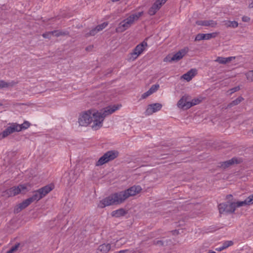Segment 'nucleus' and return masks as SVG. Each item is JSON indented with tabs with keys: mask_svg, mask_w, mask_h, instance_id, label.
<instances>
[{
	"mask_svg": "<svg viewBox=\"0 0 253 253\" xmlns=\"http://www.w3.org/2000/svg\"><path fill=\"white\" fill-rule=\"evenodd\" d=\"M99 117L98 111L88 110L80 114L78 123L79 125L82 126H87L92 124V128L97 130L102 126V118Z\"/></svg>",
	"mask_w": 253,
	"mask_h": 253,
	"instance_id": "f257e3e1",
	"label": "nucleus"
},
{
	"mask_svg": "<svg viewBox=\"0 0 253 253\" xmlns=\"http://www.w3.org/2000/svg\"><path fill=\"white\" fill-rule=\"evenodd\" d=\"M126 199V190L113 194L101 200L98 204L100 208L123 203Z\"/></svg>",
	"mask_w": 253,
	"mask_h": 253,
	"instance_id": "f03ea898",
	"label": "nucleus"
},
{
	"mask_svg": "<svg viewBox=\"0 0 253 253\" xmlns=\"http://www.w3.org/2000/svg\"><path fill=\"white\" fill-rule=\"evenodd\" d=\"M242 203V201L239 202H228L225 203H222L218 205V209L220 213H224V212H233L236 208L244 206V205H242L240 203Z\"/></svg>",
	"mask_w": 253,
	"mask_h": 253,
	"instance_id": "7ed1b4c3",
	"label": "nucleus"
},
{
	"mask_svg": "<svg viewBox=\"0 0 253 253\" xmlns=\"http://www.w3.org/2000/svg\"><path fill=\"white\" fill-rule=\"evenodd\" d=\"M28 191L27 184H21L18 186L12 187L3 193V196L5 197L14 196L20 193L24 194Z\"/></svg>",
	"mask_w": 253,
	"mask_h": 253,
	"instance_id": "20e7f679",
	"label": "nucleus"
},
{
	"mask_svg": "<svg viewBox=\"0 0 253 253\" xmlns=\"http://www.w3.org/2000/svg\"><path fill=\"white\" fill-rule=\"evenodd\" d=\"M188 48H184L173 54H169L164 59L166 62H176L182 59L188 53Z\"/></svg>",
	"mask_w": 253,
	"mask_h": 253,
	"instance_id": "39448f33",
	"label": "nucleus"
},
{
	"mask_svg": "<svg viewBox=\"0 0 253 253\" xmlns=\"http://www.w3.org/2000/svg\"><path fill=\"white\" fill-rule=\"evenodd\" d=\"M118 156V152L116 151H109L105 153L96 162V166H102L103 164L112 161L117 158Z\"/></svg>",
	"mask_w": 253,
	"mask_h": 253,
	"instance_id": "423d86ee",
	"label": "nucleus"
},
{
	"mask_svg": "<svg viewBox=\"0 0 253 253\" xmlns=\"http://www.w3.org/2000/svg\"><path fill=\"white\" fill-rule=\"evenodd\" d=\"M147 46V43L143 41L141 43L138 44L133 49L132 52L129 54L128 58L129 61H133L141 54Z\"/></svg>",
	"mask_w": 253,
	"mask_h": 253,
	"instance_id": "0eeeda50",
	"label": "nucleus"
},
{
	"mask_svg": "<svg viewBox=\"0 0 253 253\" xmlns=\"http://www.w3.org/2000/svg\"><path fill=\"white\" fill-rule=\"evenodd\" d=\"M9 125L3 131L0 132V140L7 137L14 132L20 131V127L19 126V124L12 123L9 124Z\"/></svg>",
	"mask_w": 253,
	"mask_h": 253,
	"instance_id": "6e6552de",
	"label": "nucleus"
},
{
	"mask_svg": "<svg viewBox=\"0 0 253 253\" xmlns=\"http://www.w3.org/2000/svg\"><path fill=\"white\" fill-rule=\"evenodd\" d=\"M190 96L189 94H184L178 100L176 103L177 107L183 110L190 109Z\"/></svg>",
	"mask_w": 253,
	"mask_h": 253,
	"instance_id": "1a4fd4ad",
	"label": "nucleus"
},
{
	"mask_svg": "<svg viewBox=\"0 0 253 253\" xmlns=\"http://www.w3.org/2000/svg\"><path fill=\"white\" fill-rule=\"evenodd\" d=\"M120 108V106L119 105H113L107 106L104 108L102 112L98 111V114L100 116L99 117L102 118V122L106 117L113 114Z\"/></svg>",
	"mask_w": 253,
	"mask_h": 253,
	"instance_id": "9d476101",
	"label": "nucleus"
},
{
	"mask_svg": "<svg viewBox=\"0 0 253 253\" xmlns=\"http://www.w3.org/2000/svg\"><path fill=\"white\" fill-rule=\"evenodd\" d=\"M162 108V105L159 103H156L149 104L148 105L145 114L147 116L152 115L153 113L158 112Z\"/></svg>",
	"mask_w": 253,
	"mask_h": 253,
	"instance_id": "9b49d317",
	"label": "nucleus"
},
{
	"mask_svg": "<svg viewBox=\"0 0 253 253\" xmlns=\"http://www.w3.org/2000/svg\"><path fill=\"white\" fill-rule=\"evenodd\" d=\"M167 0H156L150 8L148 13L150 15H154Z\"/></svg>",
	"mask_w": 253,
	"mask_h": 253,
	"instance_id": "f8f14e48",
	"label": "nucleus"
},
{
	"mask_svg": "<svg viewBox=\"0 0 253 253\" xmlns=\"http://www.w3.org/2000/svg\"><path fill=\"white\" fill-rule=\"evenodd\" d=\"M219 34L218 32H215L208 34H198L195 37V41L208 40L215 38Z\"/></svg>",
	"mask_w": 253,
	"mask_h": 253,
	"instance_id": "ddd939ff",
	"label": "nucleus"
},
{
	"mask_svg": "<svg viewBox=\"0 0 253 253\" xmlns=\"http://www.w3.org/2000/svg\"><path fill=\"white\" fill-rule=\"evenodd\" d=\"M197 74V70L196 69H192L185 74H183L181 79L187 82L190 81Z\"/></svg>",
	"mask_w": 253,
	"mask_h": 253,
	"instance_id": "4468645a",
	"label": "nucleus"
},
{
	"mask_svg": "<svg viewBox=\"0 0 253 253\" xmlns=\"http://www.w3.org/2000/svg\"><path fill=\"white\" fill-rule=\"evenodd\" d=\"M31 203H32L29 198L27 199L21 203L19 204L14 208V211L15 213H18L23 209L27 207Z\"/></svg>",
	"mask_w": 253,
	"mask_h": 253,
	"instance_id": "2eb2a0df",
	"label": "nucleus"
},
{
	"mask_svg": "<svg viewBox=\"0 0 253 253\" xmlns=\"http://www.w3.org/2000/svg\"><path fill=\"white\" fill-rule=\"evenodd\" d=\"M142 190V188L140 186H133L127 189V197L133 196L139 194Z\"/></svg>",
	"mask_w": 253,
	"mask_h": 253,
	"instance_id": "dca6fc26",
	"label": "nucleus"
},
{
	"mask_svg": "<svg viewBox=\"0 0 253 253\" xmlns=\"http://www.w3.org/2000/svg\"><path fill=\"white\" fill-rule=\"evenodd\" d=\"M142 15V12H138L130 14L127 18V25H130L137 21Z\"/></svg>",
	"mask_w": 253,
	"mask_h": 253,
	"instance_id": "f3484780",
	"label": "nucleus"
},
{
	"mask_svg": "<svg viewBox=\"0 0 253 253\" xmlns=\"http://www.w3.org/2000/svg\"><path fill=\"white\" fill-rule=\"evenodd\" d=\"M112 249L111 244H103L99 246L97 251L100 253H107Z\"/></svg>",
	"mask_w": 253,
	"mask_h": 253,
	"instance_id": "a211bd4d",
	"label": "nucleus"
},
{
	"mask_svg": "<svg viewBox=\"0 0 253 253\" xmlns=\"http://www.w3.org/2000/svg\"><path fill=\"white\" fill-rule=\"evenodd\" d=\"M196 24L198 25L203 26H211L212 27H215L216 25V23L212 20H200L196 22Z\"/></svg>",
	"mask_w": 253,
	"mask_h": 253,
	"instance_id": "6ab92c4d",
	"label": "nucleus"
},
{
	"mask_svg": "<svg viewBox=\"0 0 253 253\" xmlns=\"http://www.w3.org/2000/svg\"><path fill=\"white\" fill-rule=\"evenodd\" d=\"M235 59V57L231 56L228 57H218L215 60L220 64H226L230 62Z\"/></svg>",
	"mask_w": 253,
	"mask_h": 253,
	"instance_id": "aec40b11",
	"label": "nucleus"
},
{
	"mask_svg": "<svg viewBox=\"0 0 253 253\" xmlns=\"http://www.w3.org/2000/svg\"><path fill=\"white\" fill-rule=\"evenodd\" d=\"M53 188V186L51 185H46L42 188L39 189L43 197Z\"/></svg>",
	"mask_w": 253,
	"mask_h": 253,
	"instance_id": "412c9836",
	"label": "nucleus"
},
{
	"mask_svg": "<svg viewBox=\"0 0 253 253\" xmlns=\"http://www.w3.org/2000/svg\"><path fill=\"white\" fill-rule=\"evenodd\" d=\"M233 245V243L232 241H226L223 243L222 246L216 248L215 250L218 252H220Z\"/></svg>",
	"mask_w": 253,
	"mask_h": 253,
	"instance_id": "4be33fe9",
	"label": "nucleus"
},
{
	"mask_svg": "<svg viewBox=\"0 0 253 253\" xmlns=\"http://www.w3.org/2000/svg\"><path fill=\"white\" fill-rule=\"evenodd\" d=\"M203 100V98L202 97H197L191 99L190 97V108L199 104Z\"/></svg>",
	"mask_w": 253,
	"mask_h": 253,
	"instance_id": "5701e85b",
	"label": "nucleus"
},
{
	"mask_svg": "<svg viewBox=\"0 0 253 253\" xmlns=\"http://www.w3.org/2000/svg\"><path fill=\"white\" fill-rule=\"evenodd\" d=\"M42 195L41 193L39 191V190L37 191L34 192L33 195L32 197L29 198L30 200H31V202H33L35 201H39L40 199H41L42 198Z\"/></svg>",
	"mask_w": 253,
	"mask_h": 253,
	"instance_id": "b1692460",
	"label": "nucleus"
},
{
	"mask_svg": "<svg viewBox=\"0 0 253 253\" xmlns=\"http://www.w3.org/2000/svg\"><path fill=\"white\" fill-rule=\"evenodd\" d=\"M126 20H124L122 21L116 28V31L117 32H122L126 30Z\"/></svg>",
	"mask_w": 253,
	"mask_h": 253,
	"instance_id": "393cba45",
	"label": "nucleus"
},
{
	"mask_svg": "<svg viewBox=\"0 0 253 253\" xmlns=\"http://www.w3.org/2000/svg\"><path fill=\"white\" fill-rule=\"evenodd\" d=\"M126 213L125 211L123 209H120L118 210L113 211L112 212V215L116 217H119L124 215Z\"/></svg>",
	"mask_w": 253,
	"mask_h": 253,
	"instance_id": "a878e982",
	"label": "nucleus"
},
{
	"mask_svg": "<svg viewBox=\"0 0 253 253\" xmlns=\"http://www.w3.org/2000/svg\"><path fill=\"white\" fill-rule=\"evenodd\" d=\"M238 163H239V161L237 158H234L231 160H229L224 162L222 166L224 167H229L230 165H231L234 164H237Z\"/></svg>",
	"mask_w": 253,
	"mask_h": 253,
	"instance_id": "bb28decb",
	"label": "nucleus"
},
{
	"mask_svg": "<svg viewBox=\"0 0 253 253\" xmlns=\"http://www.w3.org/2000/svg\"><path fill=\"white\" fill-rule=\"evenodd\" d=\"M253 204V194L252 195H251L250 196H249V197H248L244 201H242V203H240V204L241 205L242 204V205H244L245 206L249 205H251V204Z\"/></svg>",
	"mask_w": 253,
	"mask_h": 253,
	"instance_id": "cd10ccee",
	"label": "nucleus"
},
{
	"mask_svg": "<svg viewBox=\"0 0 253 253\" xmlns=\"http://www.w3.org/2000/svg\"><path fill=\"white\" fill-rule=\"evenodd\" d=\"M69 178L68 179V181L69 183L75 182L78 178L77 175L75 174V172L69 173Z\"/></svg>",
	"mask_w": 253,
	"mask_h": 253,
	"instance_id": "c85d7f7f",
	"label": "nucleus"
},
{
	"mask_svg": "<svg viewBox=\"0 0 253 253\" xmlns=\"http://www.w3.org/2000/svg\"><path fill=\"white\" fill-rule=\"evenodd\" d=\"M225 25L229 27L236 28L238 26V23L235 21H227L225 22Z\"/></svg>",
	"mask_w": 253,
	"mask_h": 253,
	"instance_id": "c756f323",
	"label": "nucleus"
},
{
	"mask_svg": "<svg viewBox=\"0 0 253 253\" xmlns=\"http://www.w3.org/2000/svg\"><path fill=\"white\" fill-rule=\"evenodd\" d=\"M67 34H68V33L65 32H63L61 31L56 30V31H52V35L53 36H55V37H57L61 36H65Z\"/></svg>",
	"mask_w": 253,
	"mask_h": 253,
	"instance_id": "7c9ffc66",
	"label": "nucleus"
},
{
	"mask_svg": "<svg viewBox=\"0 0 253 253\" xmlns=\"http://www.w3.org/2000/svg\"><path fill=\"white\" fill-rule=\"evenodd\" d=\"M97 29L96 28H94L91 29L88 33L85 34L86 37H89L90 36H93L95 35L98 33Z\"/></svg>",
	"mask_w": 253,
	"mask_h": 253,
	"instance_id": "2f4dec72",
	"label": "nucleus"
},
{
	"mask_svg": "<svg viewBox=\"0 0 253 253\" xmlns=\"http://www.w3.org/2000/svg\"><path fill=\"white\" fill-rule=\"evenodd\" d=\"M160 87V85L158 84H155L151 86L149 90L151 92V94L156 92Z\"/></svg>",
	"mask_w": 253,
	"mask_h": 253,
	"instance_id": "473e14b6",
	"label": "nucleus"
},
{
	"mask_svg": "<svg viewBox=\"0 0 253 253\" xmlns=\"http://www.w3.org/2000/svg\"><path fill=\"white\" fill-rule=\"evenodd\" d=\"M30 126V124L27 121H25L22 124L19 125V126H20V131L22 129H26L28 128Z\"/></svg>",
	"mask_w": 253,
	"mask_h": 253,
	"instance_id": "72a5a7b5",
	"label": "nucleus"
},
{
	"mask_svg": "<svg viewBox=\"0 0 253 253\" xmlns=\"http://www.w3.org/2000/svg\"><path fill=\"white\" fill-rule=\"evenodd\" d=\"M107 25H108V23L104 22V23H102L101 24L98 25L95 28H96V29H97V31L99 32L102 31L105 28H106Z\"/></svg>",
	"mask_w": 253,
	"mask_h": 253,
	"instance_id": "f704fd0d",
	"label": "nucleus"
},
{
	"mask_svg": "<svg viewBox=\"0 0 253 253\" xmlns=\"http://www.w3.org/2000/svg\"><path fill=\"white\" fill-rule=\"evenodd\" d=\"M19 247V244H17L15 245H14V246H13L10 250L7 251L5 253H14L16 251H17Z\"/></svg>",
	"mask_w": 253,
	"mask_h": 253,
	"instance_id": "c9c22d12",
	"label": "nucleus"
},
{
	"mask_svg": "<svg viewBox=\"0 0 253 253\" xmlns=\"http://www.w3.org/2000/svg\"><path fill=\"white\" fill-rule=\"evenodd\" d=\"M246 76L249 81H253V70L247 72Z\"/></svg>",
	"mask_w": 253,
	"mask_h": 253,
	"instance_id": "e433bc0d",
	"label": "nucleus"
},
{
	"mask_svg": "<svg viewBox=\"0 0 253 253\" xmlns=\"http://www.w3.org/2000/svg\"><path fill=\"white\" fill-rule=\"evenodd\" d=\"M11 85L10 83H6L3 81H0V88L8 87Z\"/></svg>",
	"mask_w": 253,
	"mask_h": 253,
	"instance_id": "4c0bfd02",
	"label": "nucleus"
},
{
	"mask_svg": "<svg viewBox=\"0 0 253 253\" xmlns=\"http://www.w3.org/2000/svg\"><path fill=\"white\" fill-rule=\"evenodd\" d=\"M243 100V97H239L238 98H237L236 100H234L232 102V103L234 105H237L239 103H240L242 100Z\"/></svg>",
	"mask_w": 253,
	"mask_h": 253,
	"instance_id": "58836bf2",
	"label": "nucleus"
},
{
	"mask_svg": "<svg viewBox=\"0 0 253 253\" xmlns=\"http://www.w3.org/2000/svg\"><path fill=\"white\" fill-rule=\"evenodd\" d=\"M240 89V87L239 86H236L234 87L231 89H230L228 92L230 94H232L233 93L237 91Z\"/></svg>",
	"mask_w": 253,
	"mask_h": 253,
	"instance_id": "ea45409f",
	"label": "nucleus"
},
{
	"mask_svg": "<svg viewBox=\"0 0 253 253\" xmlns=\"http://www.w3.org/2000/svg\"><path fill=\"white\" fill-rule=\"evenodd\" d=\"M151 95V92H150V91L148 90L147 91L144 92V93H143L142 94L141 98L142 99H145Z\"/></svg>",
	"mask_w": 253,
	"mask_h": 253,
	"instance_id": "a19ab883",
	"label": "nucleus"
},
{
	"mask_svg": "<svg viewBox=\"0 0 253 253\" xmlns=\"http://www.w3.org/2000/svg\"><path fill=\"white\" fill-rule=\"evenodd\" d=\"M52 35V32H48L42 34V37L44 38L50 39Z\"/></svg>",
	"mask_w": 253,
	"mask_h": 253,
	"instance_id": "79ce46f5",
	"label": "nucleus"
},
{
	"mask_svg": "<svg viewBox=\"0 0 253 253\" xmlns=\"http://www.w3.org/2000/svg\"><path fill=\"white\" fill-rule=\"evenodd\" d=\"M242 20L244 22H249L250 20V18L248 16H244L242 17Z\"/></svg>",
	"mask_w": 253,
	"mask_h": 253,
	"instance_id": "37998d69",
	"label": "nucleus"
},
{
	"mask_svg": "<svg viewBox=\"0 0 253 253\" xmlns=\"http://www.w3.org/2000/svg\"><path fill=\"white\" fill-rule=\"evenodd\" d=\"M249 6L250 8H253V0H249Z\"/></svg>",
	"mask_w": 253,
	"mask_h": 253,
	"instance_id": "c03bdc74",
	"label": "nucleus"
},
{
	"mask_svg": "<svg viewBox=\"0 0 253 253\" xmlns=\"http://www.w3.org/2000/svg\"><path fill=\"white\" fill-rule=\"evenodd\" d=\"M115 253H126V250H121L120 251H119V252H116Z\"/></svg>",
	"mask_w": 253,
	"mask_h": 253,
	"instance_id": "a18cd8bd",
	"label": "nucleus"
},
{
	"mask_svg": "<svg viewBox=\"0 0 253 253\" xmlns=\"http://www.w3.org/2000/svg\"><path fill=\"white\" fill-rule=\"evenodd\" d=\"M1 105H2L1 103H0V106H1Z\"/></svg>",
	"mask_w": 253,
	"mask_h": 253,
	"instance_id": "49530a36",
	"label": "nucleus"
},
{
	"mask_svg": "<svg viewBox=\"0 0 253 253\" xmlns=\"http://www.w3.org/2000/svg\"><path fill=\"white\" fill-rule=\"evenodd\" d=\"M252 132H253V130H252Z\"/></svg>",
	"mask_w": 253,
	"mask_h": 253,
	"instance_id": "de8ad7c7",
	"label": "nucleus"
}]
</instances>
